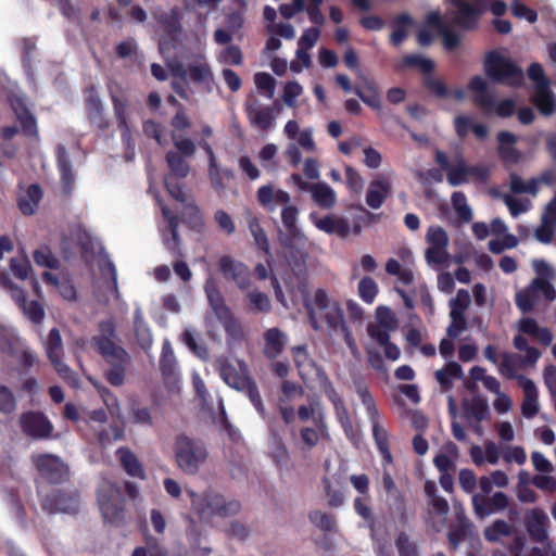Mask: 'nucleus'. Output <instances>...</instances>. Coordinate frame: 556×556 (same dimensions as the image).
Instances as JSON below:
<instances>
[{
    "instance_id": "1",
    "label": "nucleus",
    "mask_w": 556,
    "mask_h": 556,
    "mask_svg": "<svg viewBox=\"0 0 556 556\" xmlns=\"http://www.w3.org/2000/svg\"><path fill=\"white\" fill-rule=\"evenodd\" d=\"M98 336H93L91 343L101 355L109 368L104 371L106 381L113 387H121L125 382L126 369L130 363L128 352L114 342L116 327L112 319L102 320L99 324Z\"/></svg>"
},
{
    "instance_id": "2",
    "label": "nucleus",
    "mask_w": 556,
    "mask_h": 556,
    "mask_svg": "<svg viewBox=\"0 0 556 556\" xmlns=\"http://www.w3.org/2000/svg\"><path fill=\"white\" fill-rule=\"evenodd\" d=\"M286 285L292 296L301 295L303 298L308 321L314 330L320 329L316 309L323 312V318L330 330L337 331L348 326L340 303L332 301L325 289H317L314 293L313 302H311L306 278L300 279L296 288L290 287L288 281H286Z\"/></svg>"
},
{
    "instance_id": "3",
    "label": "nucleus",
    "mask_w": 556,
    "mask_h": 556,
    "mask_svg": "<svg viewBox=\"0 0 556 556\" xmlns=\"http://www.w3.org/2000/svg\"><path fill=\"white\" fill-rule=\"evenodd\" d=\"M173 452L177 467L188 476L197 475L210 455L207 445L202 439L189 437L186 433L176 435Z\"/></svg>"
},
{
    "instance_id": "4",
    "label": "nucleus",
    "mask_w": 556,
    "mask_h": 556,
    "mask_svg": "<svg viewBox=\"0 0 556 556\" xmlns=\"http://www.w3.org/2000/svg\"><path fill=\"white\" fill-rule=\"evenodd\" d=\"M483 66L485 75L492 83L514 88L523 85L525 76L521 67L497 51H489L485 54Z\"/></svg>"
},
{
    "instance_id": "5",
    "label": "nucleus",
    "mask_w": 556,
    "mask_h": 556,
    "mask_svg": "<svg viewBox=\"0 0 556 556\" xmlns=\"http://www.w3.org/2000/svg\"><path fill=\"white\" fill-rule=\"evenodd\" d=\"M376 318L377 324L367 326L368 336L383 348L386 358L393 362L397 361L401 356V350L390 340V331L397 328V320L393 312L389 307L379 306L376 309Z\"/></svg>"
},
{
    "instance_id": "6",
    "label": "nucleus",
    "mask_w": 556,
    "mask_h": 556,
    "mask_svg": "<svg viewBox=\"0 0 556 556\" xmlns=\"http://www.w3.org/2000/svg\"><path fill=\"white\" fill-rule=\"evenodd\" d=\"M98 504L104 521L114 526L125 522V498L116 483L105 480L99 485Z\"/></svg>"
},
{
    "instance_id": "7",
    "label": "nucleus",
    "mask_w": 556,
    "mask_h": 556,
    "mask_svg": "<svg viewBox=\"0 0 556 556\" xmlns=\"http://www.w3.org/2000/svg\"><path fill=\"white\" fill-rule=\"evenodd\" d=\"M192 509L200 516L210 515L218 517H230L237 515L241 509V504L237 500L227 501L222 494L206 493L200 495L193 490H187Z\"/></svg>"
},
{
    "instance_id": "8",
    "label": "nucleus",
    "mask_w": 556,
    "mask_h": 556,
    "mask_svg": "<svg viewBox=\"0 0 556 556\" xmlns=\"http://www.w3.org/2000/svg\"><path fill=\"white\" fill-rule=\"evenodd\" d=\"M204 292L211 308L224 327L226 333L232 338L240 336L241 325L235 317L230 307L226 304V301L214 280H206L204 285Z\"/></svg>"
},
{
    "instance_id": "9",
    "label": "nucleus",
    "mask_w": 556,
    "mask_h": 556,
    "mask_svg": "<svg viewBox=\"0 0 556 556\" xmlns=\"http://www.w3.org/2000/svg\"><path fill=\"white\" fill-rule=\"evenodd\" d=\"M46 355L58 375L70 386H77V375L63 362L64 348L58 328H52L43 343Z\"/></svg>"
},
{
    "instance_id": "10",
    "label": "nucleus",
    "mask_w": 556,
    "mask_h": 556,
    "mask_svg": "<svg viewBox=\"0 0 556 556\" xmlns=\"http://www.w3.org/2000/svg\"><path fill=\"white\" fill-rule=\"evenodd\" d=\"M157 23L162 26L164 35L160 39L162 52L176 48L182 33L181 17L178 9L161 13L156 16Z\"/></svg>"
},
{
    "instance_id": "11",
    "label": "nucleus",
    "mask_w": 556,
    "mask_h": 556,
    "mask_svg": "<svg viewBox=\"0 0 556 556\" xmlns=\"http://www.w3.org/2000/svg\"><path fill=\"white\" fill-rule=\"evenodd\" d=\"M41 508L48 514H77L79 510V494L76 491L53 490L41 500Z\"/></svg>"
},
{
    "instance_id": "12",
    "label": "nucleus",
    "mask_w": 556,
    "mask_h": 556,
    "mask_svg": "<svg viewBox=\"0 0 556 556\" xmlns=\"http://www.w3.org/2000/svg\"><path fill=\"white\" fill-rule=\"evenodd\" d=\"M455 8L452 13V23L462 30L471 31L477 29L481 15L484 9L475 3H469L466 0H448Z\"/></svg>"
},
{
    "instance_id": "13",
    "label": "nucleus",
    "mask_w": 556,
    "mask_h": 556,
    "mask_svg": "<svg viewBox=\"0 0 556 556\" xmlns=\"http://www.w3.org/2000/svg\"><path fill=\"white\" fill-rule=\"evenodd\" d=\"M35 465L40 477L50 484H61L70 478L68 467L58 456L39 455Z\"/></svg>"
},
{
    "instance_id": "14",
    "label": "nucleus",
    "mask_w": 556,
    "mask_h": 556,
    "mask_svg": "<svg viewBox=\"0 0 556 556\" xmlns=\"http://www.w3.org/2000/svg\"><path fill=\"white\" fill-rule=\"evenodd\" d=\"M218 270L224 278L232 280L240 290H248L251 287V271L244 263L225 255L219 258Z\"/></svg>"
},
{
    "instance_id": "15",
    "label": "nucleus",
    "mask_w": 556,
    "mask_h": 556,
    "mask_svg": "<svg viewBox=\"0 0 556 556\" xmlns=\"http://www.w3.org/2000/svg\"><path fill=\"white\" fill-rule=\"evenodd\" d=\"M20 426L22 431L34 439L49 438L53 427L49 419L40 412H26L20 417Z\"/></svg>"
},
{
    "instance_id": "16",
    "label": "nucleus",
    "mask_w": 556,
    "mask_h": 556,
    "mask_svg": "<svg viewBox=\"0 0 556 556\" xmlns=\"http://www.w3.org/2000/svg\"><path fill=\"white\" fill-rule=\"evenodd\" d=\"M11 109L21 125V130L28 138H38L39 130L35 115L29 111L24 98L14 96L10 99Z\"/></svg>"
},
{
    "instance_id": "17",
    "label": "nucleus",
    "mask_w": 556,
    "mask_h": 556,
    "mask_svg": "<svg viewBox=\"0 0 556 556\" xmlns=\"http://www.w3.org/2000/svg\"><path fill=\"white\" fill-rule=\"evenodd\" d=\"M548 517L541 508H532L526 514L525 527L530 539L535 543H545L548 540Z\"/></svg>"
},
{
    "instance_id": "18",
    "label": "nucleus",
    "mask_w": 556,
    "mask_h": 556,
    "mask_svg": "<svg viewBox=\"0 0 556 556\" xmlns=\"http://www.w3.org/2000/svg\"><path fill=\"white\" fill-rule=\"evenodd\" d=\"M85 106L89 123L101 132H105L110 127V122L105 116L103 103L93 87L87 91Z\"/></svg>"
},
{
    "instance_id": "19",
    "label": "nucleus",
    "mask_w": 556,
    "mask_h": 556,
    "mask_svg": "<svg viewBox=\"0 0 556 556\" xmlns=\"http://www.w3.org/2000/svg\"><path fill=\"white\" fill-rule=\"evenodd\" d=\"M309 218L317 229L328 235H337L338 237L344 239L351 231L350 223L344 217H338L329 214L319 218L315 213H311Z\"/></svg>"
},
{
    "instance_id": "20",
    "label": "nucleus",
    "mask_w": 556,
    "mask_h": 556,
    "mask_svg": "<svg viewBox=\"0 0 556 556\" xmlns=\"http://www.w3.org/2000/svg\"><path fill=\"white\" fill-rule=\"evenodd\" d=\"M428 24L432 25L442 37V43L446 51H454L459 47L460 36L451 29L438 11L428 13Z\"/></svg>"
},
{
    "instance_id": "21",
    "label": "nucleus",
    "mask_w": 556,
    "mask_h": 556,
    "mask_svg": "<svg viewBox=\"0 0 556 556\" xmlns=\"http://www.w3.org/2000/svg\"><path fill=\"white\" fill-rule=\"evenodd\" d=\"M245 113L250 123L261 130H268L275 122V110L273 106L260 108L257 101L245 103Z\"/></svg>"
},
{
    "instance_id": "22",
    "label": "nucleus",
    "mask_w": 556,
    "mask_h": 556,
    "mask_svg": "<svg viewBox=\"0 0 556 556\" xmlns=\"http://www.w3.org/2000/svg\"><path fill=\"white\" fill-rule=\"evenodd\" d=\"M173 73L184 81H186L189 76L191 81L199 85L213 80V72L206 62L189 64L187 68L178 65L173 70Z\"/></svg>"
},
{
    "instance_id": "23",
    "label": "nucleus",
    "mask_w": 556,
    "mask_h": 556,
    "mask_svg": "<svg viewBox=\"0 0 556 556\" xmlns=\"http://www.w3.org/2000/svg\"><path fill=\"white\" fill-rule=\"evenodd\" d=\"M519 387H521L523 390V401L521 404V413L526 418L531 419L539 412L538 389H536L534 382L527 377H520Z\"/></svg>"
},
{
    "instance_id": "24",
    "label": "nucleus",
    "mask_w": 556,
    "mask_h": 556,
    "mask_svg": "<svg viewBox=\"0 0 556 556\" xmlns=\"http://www.w3.org/2000/svg\"><path fill=\"white\" fill-rule=\"evenodd\" d=\"M116 456L128 476L142 480L146 479L147 476L142 464L129 447L122 446L117 448Z\"/></svg>"
},
{
    "instance_id": "25",
    "label": "nucleus",
    "mask_w": 556,
    "mask_h": 556,
    "mask_svg": "<svg viewBox=\"0 0 556 556\" xmlns=\"http://www.w3.org/2000/svg\"><path fill=\"white\" fill-rule=\"evenodd\" d=\"M391 192V184L388 179H376L369 185L366 193V203L369 207L378 210L384 203Z\"/></svg>"
},
{
    "instance_id": "26",
    "label": "nucleus",
    "mask_w": 556,
    "mask_h": 556,
    "mask_svg": "<svg viewBox=\"0 0 556 556\" xmlns=\"http://www.w3.org/2000/svg\"><path fill=\"white\" fill-rule=\"evenodd\" d=\"M264 350L266 358L275 359L278 357L286 346V336L278 328H269L264 333Z\"/></svg>"
},
{
    "instance_id": "27",
    "label": "nucleus",
    "mask_w": 556,
    "mask_h": 556,
    "mask_svg": "<svg viewBox=\"0 0 556 556\" xmlns=\"http://www.w3.org/2000/svg\"><path fill=\"white\" fill-rule=\"evenodd\" d=\"M372 428V438L384 464H391L393 460L388 431L379 424V417L369 419Z\"/></svg>"
},
{
    "instance_id": "28",
    "label": "nucleus",
    "mask_w": 556,
    "mask_h": 556,
    "mask_svg": "<svg viewBox=\"0 0 556 556\" xmlns=\"http://www.w3.org/2000/svg\"><path fill=\"white\" fill-rule=\"evenodd\" d=\"M42 199V190L38 184L30 185L26 192L18 198L17 207L25 216L33 215Z\"/></svg>"
},
{
    "instance_id": "29",
    "label": "nucleus",
    "mask_w": 556,
    "mask_h": 556,
    "mask_svg": "<svg viewBox=\"0 0 556 556\" xmlns=\"http://www.w3.org/2000/svg\"><path fill=\"white\" fill-rule=\"evenodd\" d=\"M468 88L476 92L475 103L477 105L488 111L492 110L494 97L488 91V84L481 76H473L468 84Z\"/></svg>"
},
{
    "instance_id": "30",
    "label": "nucleus",
    "mask_w": 556,
    "mask_h": 556,
    "mask_svg": "<svg viewBox=\"0 0 556 556\" xmlns=\"http://www.w3.org/2000/svg\"><path fill=\"white\" fill-rule=\"evenodd\" d=\"M309 192L313 201L321 208L330 210L337 203L334 190L326 182L312 184Z\"/></svg>"
},
{
    "instance_id": "31",
    "label": "nucleus",
    "mask_w": 556,
    "mask_h": 556,
    "mask_svg": "<svg viewBox=\"0 0 556 556\" xmlns=\"http://www.w3.org/2000/svg\"><path fill=\"white\" fill-rule=\"evenodd\" d=\"M219 375L229 387L239 391H243L253 381L249 376L238 372L228 362L220 364Z\"/></svg>"
},
{
    "instance_id": "32",
    "label": "nucleus",
    "mask_w": 556,
    "mask_h": 556,
    "mask_svg": "<svg viewBox=\"0 0 556 556\" xmlns=\"http://www.w3.org/2000/svg\"><path fill=\"white\" fill-rule=\"evenodd\" d=\"M156 200L161 206L162 215L166 219V222L168 224L169 231H170L172 238H170V240H166V245L173 253H179V244H180V238L178 235L179 218L177 215H175L170 211V208L168 206H166L162 203L160 198H156Z\"/></svg>"
},
{
    "instance_id": "33",
    "label": "nucleus",
    "mask_w": 556,
    "mask_h": 556,
    "mask_svg": "<svg viewBox=\"0 0 556 556\" xmlns=\"http://www.w3.org/2000/svg\"><path fill=\"white\" fill-rule=\"evenodd\" d=\"M134 331L140 348L144 351L149 350L152 346L153 337L140 308L134 312Z\"/></svg>"
},
{
    "instance_id": "34",
    "label": "nucleus",
    "mask_w": 556,
    "mask_h": 556,
    "mask_svg": "<svg viewBox=\"0 0 556 556\" xmlns=\"http://www.w3.org/2000/svg\"><path fill=\"white\" fill-rule=\"evenodd\" d=\"M413 24V18L408 13H401L392 21V33L390 42L399 47L408 36V27Z\"/></svg>"
},
{
    "instance_id": "35",
    "label": "nucleus",
    "mask_w": 556,
    "mask_h": 556,
    "mask_svg": "<svg viewBox=\"0 0 556 556\" xmlns=\"http://www.w3.org/2000/svg\"><path fill=\"white\" fill-rule=\"evenodd\" d=\"M532 102L542 115L549 116L556 113V97L549 86L535 90Z\"/></svg>"
},
{
    "instance_id": "36",
    "label": "nucleus",
    "mask_w": 556,
    "mask_h": 556,
    "mask_svg": "<svg viewBox=\"0 0 556 556\" xmlns=\"http://www.w3.org/2000/svg\"><path fill=\"white\" fill-rule=\"evenodd\" d=\"M42 280L48 286H53L58 289L60 295L67 301L76 300L77 292L74 285L68 279L60 280L54 274L50 271L42 273Z\"/></svg>"
},
{
    "instance_id": "37",
    "label": "nucleus",
    "mask_w": 556,
    "mask_h": 556,
    "mask_svg": "<svg viewBox=\"0 0 556 556\" xmlns=\"http://www.w3.org/2000/svg\"><path fill=\"white\" fill-rule=\"evenodd\" d=\"M540 301L533 283L516 293L515 302L517 307L525 314L531 313Z\"/></svg>"
},
{
    "instance_id": "38",
    "label": "nucleus",
    "mask_w": 556,
    "mask_h": 556,
    "mask_svg": "<svg viewBox=\"0 0 556 556\" xmlns=\"http://www.w3.org/2000/svg\"><path fill=\"white\" fill-rule=\"evenodd\" d=\"M248 225L256 247L265 254L270 255V244L260 219L256 216H250Z\"/></svg>"
},
{
    "instance_id": "39",
    "label": "nucleus",
    "mask_w": 556,
    "mask_h": 556,
    "mask_svg": "<svg viewBox=\"0 0 556 556\" xmlns=\"http://www.w3.org/2000/svg\"><path fill=\"white\" fill-rule=\"evenodd\" d=\"M165 160L170 170L168 175L180 178H186L189 175L190 166L185 160V156H181L178 152L168 151L165 155Z\"/></svg>"
},
{
    "instance_id": "40",
    "label": "nucleus",
    "mask_w": 556,
    "mask_h": 556,
    "mask_svg": "<svg viewBox=\"0 0 556 556\" xmlns=\"http://www.w3.org/2000/svg\"><path fill=\"white\" fill-rule=\"evenodd\" d=\"M520 359V356L514 353L503 352L502 353V362L498 366L500 374L509 380H517L519 382L520 377H525L523 375L517 374V365Z\"/></svg>"
},
{
    "instance_id": "41",
    "label": "nucleus",
    "mask_w": 556,
    "mask_h": 556,
    "mask_svg": "<svg viewBox=\"0 0 556 556\" xmlns=\"http://www.w3.org/2000/svg\"><path fill=\"white\" fill-rule=\"evenodd\" d=\"M33 258L36 265L49 269H59L61 265L59 258L47 244H42L36 249L33 253Z\"/></svg>"
},
{
    "instance_id": "42",
    "label": "nucleus",
    "mask_w": 556,
    "mask_h": 556,
    "mask_svg": "<svg viewBox=\"0 0 556 556\" xmlns=\"http://www.w3.org/2000/svg\"><path fill=\"white\" fill-rule=\"evenodd\" d=\"M368 496H361L354 500L353 506L357 515L367 521L370 529V538L374 542H379L375 532V518L370 507L367 504Z\"/></svg>"
},
{
    "instance_id": "43",
    "label": "nucleus",
    "mask_w": 556,
    "mask_h": 556,
    "mask_svg": "<svg viewBox=\"0 0 556 556\" xmlns=\"http://www.w3.org/2000/svg\"><path fill=\"white\" fill-rule=\"evenodd\" d=\"M177 362L174 354V351L168 342H165L162 348L161 358H160V369L162 376L167 378L172 377L176 372Z\"/></svg>"
},
{
    "instance_id": "44",
    "label": "nucleus",
    "mask_w": 556,
    "mask_h": 556,
    "mask_svg": "<svg viewBox=\"0 0 556 556\" xmlns=\"http://www.w3.org/2000/svg\"><path fill=\"white\" fill-rule=\"evenodd\" d=\"M20 338L11 334L7 329L0 327V351L11 357L20 355Z\"/></svg>"
},
{
    "instance_id": "45",
    "label": "nucleus",
    "mask_w": 556,
    "mask_h": 556,
    "mask_svg": "<svg viewBox=\"0 0 556 556\" xmlns=\"http://www.w3.org/2000/svg\"><path fill=\"white\" fill-rule=\"evenodd\" d=\"M452 204L459 220L469 223L472 219V211L467 204V198L464 192H454L452 194Z\"/></svg>"
},
{
    "instance_id": "46",
    "label": "nucleus",
    "mask_w": 556,
    "mask_h": 556,
    "mask_svg": "<svg viewBox=\"0 0 556 556\" xmlns=\"http://www.w3.org/2000/svg\"><path fill=\"white\" fill-rule=\"evenodd\" d=\"M511 526L505 520L497 519L491 526L484 529V539L488 542H497L503 536H508L511 533Z\"/></svg>"
},
{
    "instance_id": "47",
    "label": "nucleus",
    "mask_w": 556,
    "mask_h": 556,
    "mask_svg": "<svg viewBox=\"0 0 556 556\" xmlns=\"http://www.w3.org/2000/svg\"><path fill=\"white\" fill-rule=\"evenodd\" d=\"M405 67H417L425 75L432 74L434 71V62L430 59L424 58L419 54H407L402 60Z\"/></svg>"
},
{
    "instance_id": "48",
    "label": "nucleus",
    "mask_w": 556,
    "mask_h": 556,
    "mask_svg": "<svg viewBox=\"0 0 556 556\" xmlns=\"http://www.w3.org/2000/svg\"><path fill=\"white\" fill-rule=\"evenodd\" d=\"M395 547L399 556H419V549L415 542H413L409 535L401 531L395 538Z\"/></svg>"
},
{
    "instance_id": "49",
    "label": "nucleus",
    "mask_w": 556,
    "mask_h": 556,
    "mask_svg": "<svg viewBox=\"0 0 556 556\" xmlns=\"http://www.w3.org/2000/svg\"><path fill=\"white\" fill-rule=\"evenodd\" d=\"M378 285L369 276L363 277L358 282V295L367 304H371L378 294Z\"/></svg>"
},
{
    "instance_id": "50",
    "label": "nucleus",
    "mask_w": 556,
    "mask_h": 556,
    "mask_svg": "<svg viewBox=\"0 0 556 556\" xmlns=\"http://www.w3.org/2000/svg\"><path fill=\"white\" fill-rule=\"evenodd\" d=\"M129 418L132 424L142 426H152L151 409L149 407H141L137 401H132L129 407Z\"/></svg>"
},
{
    "instance_id": "51",
    "label": "nucleus",
    "mask_w": 556,
    "mask_h": 556,
    "mask_svg": "<svg viewBox=\"0 0 556 556\" xmlns=\"http://www.w3.org/2000/svg\"><path fill=\"white\" fill-rule=\"evenodd\" d=\"M309 521L324 532H332L336 528V519L332 515L321 510H313L308 515Z\"/></svg>"
},
{
    "instance_id": "52",
    "label": "nucleus",
    "mask_w": 556,
    "mask_h": 556,
    "mask_svg": "<svg viewBox=\"0 0 556 556\" xmlns=\"http://www.w3.org/2000/svg\"><path fill=\"white\" fill-rule=\"evenodd\" d=\"M422 86L429 93L437 98L443 99L450 96L446 85L441 79L433 77L432 74H427L424 77Z\"/></svg>"
},
{
    "instance_id": "53",
    "label": "nucleus",
    "mask_w": 556,
    "mask_h": 556,
    "mask_svg": "<svg viewBox=\"0 0 556 556\" xmlns=\"http://www.w3.org/2000/svg\"><path fill=\"white\" fill-rule=\"evenodd\" d=\"M471 504L475 515L479 519H484L494 513L490 497L485 496L484 494H473L471 497Z\"/></svg>"
},
{
    "instance_id": "54",
    "label": "nucleus",
    "mask_w": 556,
    "mask_h": 556,
    "mask_svg": "<svg viewBox=\"0 0 556 556\" xmlns=\"http://www.w3.org/2000/svg\"><path fill=\"white\" fill-rule=\"evenodd\" d=\"M356 393L366 408L368 418L374 419L376 417H379L378 408L376 406L374 396L371 395L369 389L365 384L359 383L356 386Z\"/></svg>"
},
{
    "instance_id": "55",
    "label": "nucleus",
    "mask_w": 556,
    "mask_h": 556,
    "mask_svg": "<svg viewBox=\"0 0 556 556\" xmlns=\"http://www.w3.org/2000/svg\"><path fill=\"white\" fill-rule=\"evenodd\" d=\"M298 214L299 210L294 205H286L281 212L282 224L292 237H296L299 235V228L296 226Z\"/></svg>"
},
{
    "instance_id": "56",
    "label": "nucleus",
    "mask_w": 556,
    "mask_h": 556,
    "mask_svg": "<svg viewBox=\"0 0 556 556\" xmlns=\"http://www.w3.org/2000/svg\"><path fill=\"white\" fill-rule=\"evenodd\" d=\"M554 219L546 212L543 215L542 224L535 229V239L542 243H551L554 237Z\"/></svg>"
},
{
    "instance_id": "57",
    "label": "nucleus",
    "mask_w": 556,
    "mask_h": 556,
    "mask_svg": "<svg viewBox=\"0 0 556 556\" xmlns=\"http://www.w3.org/2000/svg\"><path fill=\"white\" fill-rule=\"evenodd\" d=\"M180 177L174 175H166L164 179L165 188L169 195L180 203H185L187 200L184 191V185L179 181Z\"/></svg>"
},
{
    "instance_id": "58",
    "label": "nucleus",
    "mask_w": 556,
    "mask_h": 556,
    "mask_svg": "<svg viewBox=\"0 0 556 556\" xmlns=\"http://www.w3.org/2000/svg\"><path fill=\"white\" fill-rule=\"evenodd\" d=\"M114 116L117 123L128 122L129 99L125 96L111 94Z\"/></svg>"
},
{
    "instance_id": "59",
    "label": "nucleus",
    "mask_w": 556,
    "mask_h": 556,
    "mask_svg": "<svg viewBox=\"0 0 556 556\" xmlns=\"http://www.w3.org/2000/svg\"><path fill=\"white\" fill-rule=\"evenodd\" d=\"M251 307L257 312L268 313L271 309V303L269 296L262 291H250L247 294Z\"/></svg>"
},
{
    "instance_id": "60",
    "label": "nucleus",
    "mask_w": 556,
    "mask_h": 556,
    "mask_svg": "<svg viewBox=\"0 0 556 556\" xmlns=\"http://www.w3.org/2000/svg\"><path fill=\"white\" fill-rule=\"evenodd\" d=\"M20 309L35 325L41 324L45 318L43 306L38 301H27Z\"/></svg>"
},
{
    "instance_id": "61",
    "label": "nucleus",
    "mask_w": 556,
    "mask_h": 556,
    "mask_svg": "<svg viewBox=\"0 0 556 556\" xmlns=\"http://www.w3.org/2000/svg\"><path fill=\"white\" fill-rule=\"evenodd\" d=\"M528 77L535 84V90L551 86L549 79L544 73V68L540 63H532L527 71Z\"/></svg>"
},
{
    "instance_id": "62",
    "label": "nucleus",
    "mask_w": 556,
    "mask_h": 556,
    "mask_svg": "<svg viewBox=\"0 0 556 556\" xmlns=\"http://www.w3.org/2000/svg\"><path fill=\"white\" fill-rule=\"evenodd\" d=\"M469 305V292L465 289H459L456 293V296L450 301V314L458 313L460 316H465V312Z\"/></svg>"
},
{
    "instance_id": "63",
    "label": "nucleus",
    "mask_w": 556,
    "mask_h": 556,
    "mask_svg": "<svg viewBox=\"0 0 556 556\" xmlns=\"http://www.w3.org/2000/svg\"><path fill=\"white\" fill-rule=\"evenodd\" d=\"M426 240L429 245H435L438 248H446L448 244L447 233L440 226H430L427 230Z\"/></svg>"
},
{
    "instance_id": "64",
    "label": "nucleus",
    "mask_w": 556,
    "mask_h": 556,
    "mask_svg": "<svg viewBox=\"0 0 556 556\" xmlns=\"http://www.w3.org/2000/svg\"><path fill=\"white\" fill-rule=\"evenodd\" d=\"M219 62L229 65H241L243 63L242 51L238 46L230 45L222 51Z\"/></svg>"
}]
</instances>
